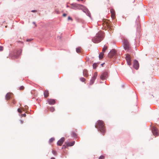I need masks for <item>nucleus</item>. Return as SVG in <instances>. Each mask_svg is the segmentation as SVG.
I'll list each match as a JSON object with an SVG mask.
<instances>
[{
    "mask_svg": "<svg viewBox=\"0 0 159 159\" xmlns=\"http://www.w3.org/2000/svg\"><path fill=\"white\" fill-rule=\"evenodd\" d=\"M20 121L21 124H22L23 123V121L22 120H20Z\"/></svg>",
    "mask_w": 159,
    "mask_h": 159,
    "instance_id": "58836bf2",
    "label": "nucleus"
},
{
    "mask_svg": "<svg viewBox=\"0 0 159 159\" xmlns=\"http://www.w3.org/2000/svg\"><path fill=\"white\" fill-rule=\"evenodd\" d=\"M104 55V52H102L100 53L99 55V57L100 59H102V58L103 57V56Z\"/></svg>",
    "mask_w": 159,
    "mask_h": 159,
    "instance_id": "a211bd4d",
    "label": "nucleus"
},
{
    "mask_svg": "<svg viewBox=\"0 0 159 159\" xmlns=\"http://www.w3.org/2000/svg\"><path fill=\"white\" fill-rule=\"evenodd\" d=\"M75 141H73L72 142H65V143L66 144V145H63L62 148H63V147H64V148H66L69 146H72L75 144Z\"/></svg>",
    "mask_w": 159,
    "mask_h": 159,
    "instance_id": "20e7f679",
    "label": "nucleus"
},
{
    "mask_svg": "<svg viewBox=\"0 0 159 159\" xmlns=\"http://www.w3.org/2000/svg\"><path fill=\"white\" fill-rule=\"evenodd\" d=\"M49 110L51 112H53L54 111L55 108L53 107H51L49 108Z\"/></svg>",
    "mask_w": 159,
    "mask_h": 159,
    "instance_id": "5701e85b",
    "label": "nucleus"
},
{
    "mask_svg": "<svg viewBox=\"0 0 159 159\" xmlns=\"http://www.w3.org/2000/svg\"><path fill=\"white\" fill-rule=\"evenodd\" d=\"M105 157L103 155L99 157V159H104Z\"/></svg>",
    "mask_w": 159,
    "mask_h": 159,
    "instance_id": "cd10ccee",
    "label": "nucleus"
},
{
    "mask_svg": "<svg viewBox=\"0 0 159 159\" xmlns=\"http://www.w3.org/2000/svg\"><path fill=\"white\" fill-rule=\"evenodd\" d=\"M3 50V47L2 46H0V51H1Z\"/></svg>",
    "mask_w": 159,
    "mask_h": 159,
    "instance_id": "7c9ffc66",
    "label": "nucleus"
},
{
    "mask_svg": "<svg viewBox=\"0 0 159 159\" xmlns=\"http://www.w3.org/2000/svg\"><path fill=\"white\" fill-rule=\"evenodd\" d=\"M134 67L136 70L138 69L139 67V63L137 60H134Z\"/></svg>",
    "mask_w": 159,
    "mask_h": 159,
    "instance_id": "9b49d317",
    "label": "nucleus"
},
{
    "mask_svg": "<svg viewBox=\"0 0 159 159\" xmlns=\"http://www.w3.org/2000/svg\"><path fill=\"white\" fill-rule=\"evenodd\" d=\"M124 47L125 50H128L129 48V42L127 39H124Z\"/></svg>",
    "mask_w": 159,
    "mask_h": 159,
    "instance_id": "7ed1b4c3",
    "label": "nucleus"
},
{
    "mask_svg": "<svg viewBox=\"0 0 159 159\" xmlns=\"http://www.w3.org/2000/svg\"><path fill=\"white\" fill-rule=\"evenodd\" d=\"M108 76V73L107 72H105L101 74L100 78L101 80H104Z\"/></svg>",
    "mask_w": 159,
    "mask_h": 159,
    "instance_id": "39448f33",
    "label": "nucleus"
},
{
    "mask_svg": "<svg viewBox=\"0 0 159 159\" xmlns=\"http://www.w3.org/2000/svg\"><path fill=\"white\" fill-rule=\"evenodd\" d=\"M51 159H55L54 157H52L51 158Z\"/></svg>",
    "mask_w": 159,
    "mask_h": 159,
    "instance_id": "ea45409f",
    "label": "nucleus"
},
{
    "mask_svg": "<svg viewBox=\"0 0 159 159\" xmlns=\"http://www.w3.org/2000/svg\"><path fill=\"white\" fill-rule=\"evenodd\" d=\"M44 95L45 98H47L49 95V93L48 91L45 90L44 92Z\"/></svg>",
    "mask_w": 159,
    "mask_h": 159,
    "instance_id": "2eb2a0df",
    "label": "nucleus"
},
{
    "mask_svg": "<svg viewBox=\"0 0 159 159\" xmlns=\"http://www.w3.org/2000/svg\"><path fill=\"white\" fill-rule=\"evenodd\" d=\"M80 80L81 81H82V82H84V81H85V79H84V78H82H82H81L80 79Z\"/></svg>",
    "mask_w": 159,
    "mask_h": 159,
    "instance_id": "bb28decb",
    "label": "nucleus"
},
{
    "mask_svg": "<svg viewBox=\"0 0 159 159\" xmlns=\"http://www.w3.org/2000/svg\"><path fill=\"white\" fill-rule=\"evenodd\" d=\"M152 132L154 136H157L158 135V129L156 128L155 127H153L152 129Z\"/></svg>",
    "mask_w": 159,
    "mask_h": 159,
    "instance_id": "1a4fd4ad",
    "label": "nucleus"
},
{
    "mask_svg": "<svg viewBox=\"0 0 159 159\" xmlns=\"http://www.w3.org/2000/svg\"><path fill=\"white\" fill-rule=\"evenodd\" d=\"M95 80L94 79H93L92 78V79L90 80V84L91 85L93 84Z\"/></svg>",
    "mask_w": 159,
    "mask_h": 159,
    "instance_id": "4be33fe9",
    "label": "nucleus"
},
{
    "mask_svg": "<svg viewBox=\"0 0 159 159\" xmlns=\"http://www.w3.org/2000/svg\"><path fill=\"white\" fill-rule=\"evenodd\" d=\"M17 42H18V43H20V41H18Z\"/></svg>",
    "mask_w": 159,
    "mask_h": 159,
    "instance_id": "c03bdc74",
    "label": "nucleus"
},
{
    "mask_svg": "<svg viewBox=\"0 0 159 159\" xmlns=\"http://www.w3.org/2000/svg\"><path fill=\"white\" fill-rule=\"evenodd\" d=\"M63 16L64 17L66 16V14L64 13L63 14Z\"/></svg>",
    "mask_w": 159,
    "mask_h": 159,
    "instance_id": "e433bc0d",
    "label": "nucleus"
},
{
    "mask_svg": "<svg viewBox=\"0 0 159 159\" xmlns=\"http://www.w3.org/2000/svg\"><path fill=\"white\" fill-rule=\"evenodd\" d=\"M33 24H34V25H35V27H37V25H36V23H35V22H33Z\"/></svg>",
    "mask_w": 159,
    "mask_h": 159,
    "instance_id": "72a5a7b5",
    "label": "nucleus"
},
{
    "mask_svg": "<svg viewBox=\"0 0 159 159\" xmlns=\"http://www.w3.org/2000/svg\"><path fill=\"white\" fill-rule=\"evenodd\" d=\"M12 102L13 103V104H15L16 103V102L14 100H13Z\"/></svg>",
    "mask_w": 159,
    "mask_h": 159,
    "instance_id": "c9c22d12",
    "label": "nucleus"
},
{
    "mask_svg": "<svg viewBox=\"0 0 159 159\" xmlns=\"http://www.w3.org/2000/svg\"><path fill=\"white\" fill-rule=\"evenodd\" d=\"M126 60L127 61L128 64L130 66L131 65V60L130 56L129 54H127L126 55Z\"/></svg>",
    "mask_w": 159,
    "mask_h": 159,
    "instance_id": "6e6552de",
    "label": "nucleus"
},
{
    "mask_svg": "<svg viewBox=\"0 0 159 159\" xmlns=\"http://www.w3.org/2000/svg\"><path fill=\"white\" fill-rule=\"evenodd\" d=\"M104 64V63H103V64H101V65H102H102H103Z\"/></svg>",
    "mask_w": 159,
    "mask_h": 159,
    "instance_id": "37998d69",
    "label": "nucleus"
},
{
    "mask_svg": "<svg viewBox=\"0 0 159 159\" xmlns=\"http://www.w3.org/2000/svg\"><path fill=\"white\" fill-rule=\"evenodd\" d=\"M65 140V139L64 137L61 138L57 142V144L59 146H61L63 144V142Z\"/></svg>",
    "mask_w": 159,
    "mask_h": 159,
    "instance_id": "f8f14e48",
    "label": "nucleus"
},
{
    "mask_svg": "<svg viewBox=\"0 0 159 159\" xmlns=\"http://www.w3.org/2000/svg\"><path fill=\"white\" fill-rule=\"evenodd\" d=\"M31 12H36V11H35V10H32V11H31Z\"/></svg>",
    "mask_w": 159,
    "mask_h": 159,
    "instance_id": "4c0bfd02",
    "label": "nucleus"
},
{
    "mask_svg": "<svg viewBox=\"0 0 159 159\" xmlns=\"http://www.w3.org/2000/svg\"><path fill=\"white\" fill-rule=\"evenodd\" d=\"M104 37V33L102 32H99L93 39V42L95 43H98L100 42Z\"/></svg>",
    "mask_w": 159,
    "mask_h": 159,
    "instance_id": "f03ea898",
    "label": "nucleus"
},
{
    "mask_svg": "<svg viewBox=\"0 0 159 159\" xmlns=\"http://www.w3.org/2000/svg\"><path fill=\"white\" fill-rule=\"evenodd\" d=\"M21 116H23L25 117L26 116V115L25 114H24L22 115Z\"/></svg>",
    "mask_w": 159,
    "mask_h": 159,
    "instance_id": "f704fd0d",
    "label": "nucleus"
},
{
    "mask_svg": "<svg viewBox=\"0 0 159 159\" xmlns=\"http://www.w3.org/2000/svg\"><path fill=\"white\" fill-rule=\"evenodd\" d=\"M107 46H104L103 47L102 50V52H103L104 53V52L105 51V50L107 49Z\"/></svg>",
    "mask_w": 159,
    "mask_h": 159,
    "instance_id": "412c9836",
    "label": "nucleus"
},
{
    "mask_svg": "<svg viewBox=\"0 0 159 159\" xmlns=\"http://www.w3.org/2000/svg\"><path fill=\"white\" fill-rule=\"evenodd\" d=\"M97 67V64L96 63H94L93 64V67L94 69H95Z\"/></svg>",
    "mask_w": 159,
    "mask_h": 159,
    "instance_id": "a878e982",
    "label": "nucleus"
},
{
    "mask_svg": "<svg viewBox=\"0 0 159 159\" xmlns=\"http://www.w3.org/2000/svg\"><path fill=\"white\" fill-rule=\"evenodd\" d=\"M97 76V72H95L94 74L93 75L92 78L95 80V79H96Z\"/></svg>",
    "mask_w": 159,
    "mask_h": 159,
    "instance_id": "aec40b11",
    "label": "nucleus"
},
{
    "mask_svg": "<svg viewBox=\"0 0 159 159\" xmlns=\"http://www.w3.org/2000/svg\"><path fill=\"white\" fill-rule=\"evenodd\" d=\"M24 87L23 86H21L20 88L19 89L20 90H23L24 89Z\"/></svg>",
    "mask_w": 159,
    "mask_h": 159,
    "instance_id": "c756f323",
    "label": "nucleus"
},
{
    "mask_svg": "<svg viewBox=\"0 0 159 159\" xmlns=\"http://www.w3.org/2000/svg\"><path fill=\"white\" fill-rule=\"evenodd\" d=\"M111 17L112 19H114L115 17V12L114 10L112 9L110 10Z\"/></svg>",
    "mask_w": 159,
    "mask_h": 159,
    "instance_id": "ddd939ff",
    "label": "nucleus"
},
{
    "mask_svg": "<svg viewBox=\"0 0 159 159\" xmlns=\"http://www.w3.org/2000/svg\"><path fill=\"white\" fill-rule=\"evenodd\" d=\"M81 48L79 47L76 48V51L77 53H79L81 52Z\"/></svg>",
    "mask_w": 159,
    "mask_h": 159,
    "instance_id": "6ab92c4d",
    "label": "nucleus"
},
{
    "mask_svg": "<svg viewBox=\"0 0 159 159\" xmlns=\"http://www.w3.org/2000/svg\"><path fill=\"white\" fill-rule=\"evenodd\" d=\"M83 0H78V1H83Z\"/></svg>",
    "mask_w": 159,
    "mask_h": 159,
    "instance_id": "79ce46f5",
    "label": "nucleus"
},
{
    "mask_svg": "<svg viewBox=\"0 0 159 159\" xmlns=\"http://www.w3.org/2000/svg\"><path fill=\"white\" fill-rule=\"evenodd\" d=\"M55 140V139L54 138H51L49 140V142L51 143H52V142H53L54 140Z\"/></svg>",
    "mask_w": 159,
    "mask_h": 159,
    "instance_id": "b1692460",
    "label": "nucleus"
},
{
    "mask_svg": "<svg viewBox=\"0 0 159 159\" xmlns=\"http://www.w3.org/2000/svg\"><path fill=\"white\" fill-rule=\"evenodd\" d=\"M18 111L19 112L21 113L22 112V111L21 110L20 108H18Z\"/></svg>",
    "mask_w": 159,
    "mask_h": 159,
    "instance_id": "473e14b6",
    "label": "nucleus"
},
{
    "mask_svg": "<svg viewBox=\"0 0 159 159\" xmlns=\"http://www.w3.org/2000/svg\"><path fill=\"white\" fill-rule=\"evenodd\" d=\"M71 134L72 136L73 137H75L77 136L76 134L74 132H72Z\"/></svg>",
    "mask_w": 159,
    "mask_h": 159,
    "instance_id": "393cba45",
    "label": "nucleus"
},
{
    "mask_svg": "<svg viewBox=\"0 0 159 159\" xmlns=\"http://www.w3.org/2000/svg\"><path fill=\"white\" fill-rule=\"evenodd\" d=\"M71 6L72 7L71 8L74 9L76 8L79 9L82 6V5L75 3L71 4Z\"/></svg>",
    "mask_w": 159,
    "mask_h": 159,
    "instance_id": "0eeeda50",
    "label": "nucleus"
},
{
    "mask_svg": "<svg viewBox=\"0 0 159 159\" xmlns=\"http://www.w3.org/2000/svg\"><path fill=\"white\" fill-rule=\"evenodd\" d=\"M95 127L98 129L104 135L106 130L105 124L103 121L100 120H98L95 125Z\"/></svg>",
    "mask_w": 159,
    "mask_h": 159,
    "instance_id": "f257e3e1",
    "label": "nucleus"
},
{
    "mask_svg": "<svg viewBox=\"0 0 159 159\" xmlns=\"http://www.w3.org/2000/svg\"><path fill=\"white\" fill-rule=\"evenodd\" d=\"M12 94L11 93H8L6 95V99L7 100L9 99L11 97V95Z\"/></svg>",
    "mask_w": 159,
    "mask_h": 159,
    "instance_id": "dca6fc26",
    "label": "nucleus"
},
{
    "mask_svg": "<svg viewBox=\"0 0 159 159\" xmlns=\"http://www.w3.org/2000/svg\"><path fill=\"white\" fill-rule=\"evenodd\" d=\"M103 25L105 28H107L109 30H112L110 24L107 22H104L103 23Z\"/></svg>",
    "mask_w": 159,
    "mask_h": 159,
    "instance_id": "9d476101",
    "label": "nucleus"
},
{
    "mask_svg": "<svg viewBox=\"0 0 159 159\" xmlns=\"http://www.w3.org/2000/svg\"><path fill=\"white\" fill-rule=\"evenodd\" d=\"M52 153L54 155H56L57 153L56 151L54 150L52 151Z\"/></svg>",
    "mask_w": 159,
    "mask_h": 159,
    "instance_id": "c85d7f7f",
    "label": "nucleus"
},
{
    "mask_svg": "<svg viewBox=\"0 0 159 159\" xmlns=\"http://www.w3.org/2000/svg\"><path fill=\"white\" fill-rule=\"evenodd\" d=\"M83 74L84 76L87 77L88 74L87 70L86 69H84L83 71Z\"/></svg>",
    "mask_w": 159,
    "mask_h": 159,
    "instance_id": "f3484780",
    "label": "nucleus"
},
{
    "mask_svg": "<svg viewBox=\"0 0 159 159\" xmlns=\"http://www.w3.org/2000/svg\"><path fill=\"white\" fill-rule=\"evenodd\" d=\"M116 52L115 50L112 49L108 53V57L110 58L113 57L116 54Z\"/></svg>",
    "mask_w": 159,
    "mask_h": 159,
    "instance_id": "423d86ee",
    "label": "nucleus"
},
{
    "mask_svg": "<svg viewBox=\"0 0 159 159\" xmlns=\"http://www.w3.org/2000/svg\"><path fill=\"white\" fill-rule=\"evenodd\" d=\"M68 20H71V21H72V19L70 16H69L68 17Z\"/></svg>",
    "mask_w": 159,
    "mask_h": 159,
    "instance_id": "2f4dec72",
    "label": "nucleus"
},
{
    "mask_svg": "<svg viewBox=\"0 0 159 159\" xmlns=\"http://www.w3.org/2000/svg\"><path fill=\"white\" fill-rule=\"evenodd\" d=\"M30 41V39H27V41Z\"/></svg>",
    "mask_w": 159,
    "mask_h": 159,
    "instance_id": "a19ab883",
    "label": "nucleus"
},
{
    "mask_svg": "<svg viewBox=\"0 0 159 159\" xmlns=\"http://www.w3.org/2000/svg\"><path fill=\"white\" fill-rule=\"evenodd\" d=\"M48 103L50 105H53L55 103V100L53 99H48Z\"/></svg>",
    "mask_w": 159,
    "mask_h": 159,
    "instance_id": "4468645a",
    "label": "nucleus"
}]
</instances>
